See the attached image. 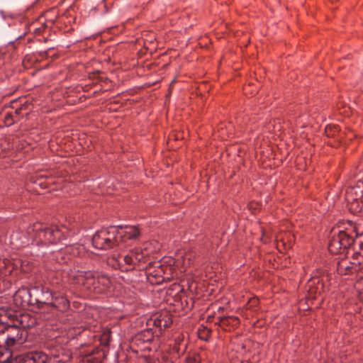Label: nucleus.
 Returning a JSON list of instances; mask_svg holds the SVG:
<instances>
[{"label": "nucleus", "mask_w": 363, "mask_h": 363, "mask_svg": "<svg viewBox=\"0 0 363 363\" xmlns=\"http://www.w3.org/2000/svg\"><path fill=\"white\" fill-rule=\"evenodd\" d=\"M28 233L35 245L44 247L43 256L45 259L60 264L66 262V255L62 250L67 244L63 242L66 238L58 226L36 222L28 227Z\"/></svg>", "instance_id": "1"}, {"label": "nucleus", "mask_w": 363, "mask_h": 363, "mask_svg": "<svg viewBox=\"0 0 363 363\" xmlns=\"http://www.w3.org/2000/svg\"><path fill=\"white\" fill-rule=\"evenodd\" d=\"M69 276L74 284L96 294L104 293L111 284L109 277L106 275L95 274L91 271L71 270Z\"/></svg>", "instance_id": "2"}, {"label": "nucleus", "mask_w": 363, "mask_h": 363, "mask_svg": "<svg viewBox=\"0 0 363 363\" xmlns=\"http://www.w3.org/2000/svg\"><path fill=\"white\" fill-rule=\"evenodd\" d=\"M118 228L122 229L123 227L110 226L97 231L92 238L93 246L96 249L107 250L117 245L119 243Z\"/></svg>", "instance_id": "3"}, {"label": "nucleus", "mask_w": 363, "mask_h": 363, "mask_svg": "<svg viewBox=\"0 0 363 363\" xmlns=\"http://www.w3.org/2000/svg\"><path fill=\"white\" fill-rule=\"evenodd\" d=\"M11 352L0 347V363H47L48 357L43 352L33 351L21 354L13 359Z\"/></svg>", "instance_id": "4"}, {"label": "nucleus", "mask_w": 363, "mask_h": 363, "mask_svg": "<svg viewBox=\"0 0 363 363\" xmlns=\"http://www.w3.org/2000/svg\"><path fill=\"white\" fill-rule=\"evenodd\" d=\"M147 270V279L152 284H160L166 279H169L166 274L167 271H170L171 268L160 264L159 262H149Z\"/></svg>", "instance_id": "5"}, {"label": "nucleus", "mask_w": 363, "mask_h": 363, "mask_svg": "<svg viewBox=\"0 0 363 363\" xmlns=\"http://www.w3.org/2000/svg\"><path fill=\"white\" fill-rule=\"evenodd\" d=\"M24 332L14 324L9 327L1 326L2 346L11 347L16 342L22 343Z\"/></svg>", "instance_id": "6"}, {"label": "nucleus", "mask_w": 363, "mask_h": 363, "mask_svg": "<svg viewBox=\"0 0 363 363\" xmlns=\"http://www.w3.org/2000/svg\"><path fill=\"white\" fill-rule=\"evenodd\" d=\"M345 199L350 205V210L360 212L363 209V191L359 186L350 187L345 193Z\"/></svg>", "instance_id": "7"}, {"label": "nucleus", "mask_w": 363, "mask_h": 363, "mask_svg": "<svg viewBox=\"0 0 363 363\" xmlns=\"http://www.w3.org/2000/svg\"><path fill=\"white\" fill-rule=\"evenodd\" d=\"M154 333L155 332L152 331V328L145 329L138 333L133 338L132 343L133 345H136L142 350L150 351L152 348L150 347L149 345L155 341V336Z\"/></svg>", "instance_id": "8"}, {"label": "nucleus", "mask_w": 363, "mask_h": 363, "mask_svg": "<svg viewBox=\"0 0 363 363\" xmlns=\"http://www.w3.org/2000/svg\"><path fill=\"white\" fill-rule=\"evenodd\" d=\"M33 296L29 289L26 287L19 289L13 295V302L18 307L26 308L33 306Z\"/></svg>", "instance_id": "9"}, {"label": "nucleus", "mask_w": 363, "mask_h": 363, "mask_svg": "<svg viewBox=\"0 0 363 363\" xmlns=\"http://www.w3.org/2000/svg\"><path fill=\"white\" fill-rule=\"evenodd\" d=\"M13 320L15 326L23 331L25 329L30 328L36 324V319L29 313L15 311Z\"/></svg>", "instance_id": "10"}, {"label": "nucleus", "mask_w": 363, "mask_h": 363, "mask_svg": "<svg viewBox=\"0 0 363 363\" xmlns=\"http://www.w3.org/2000/svg\"><path fill=\"white\" fill-rule=\"evenodd\" d=\"M150 322H152V325L156 328H159V331L161 332L162 328L165 329L172 323L171 315L168 312L165 311L160 314H155L153 315Z\"/></svg>", "instance_id": "11"}, {"label": "nucleus", "mask_w": 363, "mask_h": 363, "mask_svg": "<svg viewBox=\"0 0 363 363\" xmlns=\"http://www.w3.org/2000/svg\"><path fill=\"white\" fill-rule=\"evenodd\" d=\"M50 306L56 308L59 311L65 312L69 308V301L65 296L52 294Z\"/></svg>", "instance_id": "12"}, {"label": "nucleus", "mask_w": 363, "mask_h": 363, "mask_svg": "<svg viewBox=\"0 0 363 363\" xmlns=\"http://www.w3.org/2000/svg\"><path fill=\"white\" fill-rule=\"evenodd\" d=\"M52 293L51 291L46 289L42 290L40 294L33 295V306L38 305V308H42L43 305L50 306L51 302Z\"/></svg>", "instance_id": "13"}, {"label": "nucleus", "mask_w": 363, "mask_h": 363, "mask_svg": "<svg viewBox=\"0 0 363 363\" xmlns=\"http://www.w3.org/2000/svg\"><path fill=\"white\" fill-rule=\"evenodd\" d=\"M218 321L216 324H218L225 330H230L231 328L237 327L240 323V320L236 316H223L218 317Z\"/></svg>", "instance_id": "14"}, {"label": "nucleus", "mask_w": 363, "mask_h": 363, "mask_svg": "<svg viewBox=\"0 0 363 363\" xmlns=\"http://www.w3.org/2000/svg\"><path fill=\"white\" fill-rule=\"evenodd\" d=\"M120 234V238H118L119 242H123L124 238L128 240L138 239L140 235V231L136 226H125L124 231Z\"/></svg>", "instance_id": "15"}, {"label": "nucleus", "mask_w": 363, "mask_h": 363, "mask_svg": "<svg viewBox=\"0 0 363 363\" xmlns=\"http://www.w3.org/2000/svg\"><path fill=\"white\" fill-rule=\"evenodd\" d=\"M31 182L36 186H40L42 189H46L50 184H54L52 181V177L49 174H40L36 177H32Z\"/></svg>", "instance_id": "16"}, {"label": "nucleus", "mask_w": 363, "mask_h": 363, "mask_svg": "<svg viewBox=\"0 0 363 363\" xmlns=\"http://www.w3.org/2000/svg\"><path fill=\"white\" fill-rule=\"evenodd\" d=\"M14 315L15 311H5L2 310L0 311V326L9 327L14 324Z\"/></svg>", "instance_id": "17"}, {"label": "nucleus", "mask_w": 363, "mask_h": 363, "mask_svg": "<svg viewBox=\"0 0 363 363\" xmlns=\"http://www.w3.org/2000/svg\"><path fill=\"white\" fill-rule=\"evenodd\" d=\"M308 292L311 295L320 294L323 291V284L319 278H311L308 283Z\"/></svg>", "instance_id": "18"}, {"label": "nucleus", "mask_w": 363, "mask_h": 363, "mask_svg": "<svg viewBox=\"0 0 363 363\" xmlns=\"http://www.w3.org/2000/svg\"><path fill=\"white\" fill-rule=\"evenodd\" d=\"M144 48L151 52L157 49L156 38L154 34L145 32L143 35Z\"/></svg>", "instance_id": "19"}, {"label": "nucleus", "mask_w": 363, "mask_h": 363, "mask_svg": "<svg viewBox=\"0 0 363 363\" xmlns=\"http://www.w3.org/2000/svg\"><path fill=\"white\" fill-rule=\"evenodd\" d=\"M337 271L340 275H346L357 272L356 271L353 270L350 263L346 259H342L337 262Z\"/></svg>", "instance_id": "20"}, {"label": "nucleus", "mask_w": 363, "mask_h": 363, "mask_svg": "<svg viewBox=\"0 0 363 363\" xmlns=\"http://www.w3.org/2000/svg\"><path fill=\"white\" fill-rule=\"evenodd\" d=\"M120 255H113L107 258V263L113 269H120L122 272H128L127 268L123 267V263L120 260Z\"/></svg>", "instance_id": "21"}, {"label": "nucleus", "mask_w": 363, "mask_h": 363, "mask_svg": "<svg viewBox=\"0 0 363 363\" xmlns=\"http://www.w3.org/2000/svg\"><path fill=\"white\" fill-rule=\"evenodd\" d=\"M337 235H334L330 240L328 244L329 251L335 255L341 253L343 247L342 246L341 242Z\"/></svg>", "instance_id": "22"}, {"label": "nucleus", "mask_w": 363, "mask_h": 363, "mask_svg": "<svg viewBox=\"0 0 363 363\" xmlns=\"http://www.w3.org/2000/svg\"><path fill=\"white\" fill-rule=\"evenodd\" d=\"M131 257H133V265L136 266L141 262L145 263L147 262V253L144 252L142 250L135 249L130 251Z\"/></svg>", "instance_id": "23"}, {"label": "nucleus", "mask_w": 363, "mask_h": 363, "mask_svg": "<svg viewBox=\"0 0 363 363\" xmlns=\"http://www.w3.org/2000/svg\"><path fill=\"white\" fill-rule=\"evenodd\" d=\"M340 238V241L341 242L342 246L343 247V250H346L350 247L352 244H354L356 240L350 235H348L345 231H340L337 235Z\"/></svg>", "instance_id": "24"}, {"label": "nucleus", "mask_w": 363, "mask_h": 363, "mask_svg": "<svg viewBox=\"0 0 363 363\" xmlns=\"http://www.w3.org/2000/svg\"><path fill=\"white\" fill-rule=\"evenodd\" d=\"M120 260H121V262L123 263V267L127 268L128 272L133 270L135 268L133 265V257H131L130 252L123 257H121Z\"/></svg>", "instance_id": "25"}, {"label": "nucleus", "mask_w": 363, "mask_h": 363, "mask_svg": "<svg viewBox=\"0 0 363 363\" xmlns=\"http://www.w3.org/2000/svg\"><path fill=\"white\" fill-rule=\"evenodd\" d=\"M359 254L354 253L352 261L349 262L353 270L357 272L361 271V262H358Z\"/></svg>", "instance_id": "26"}, {"label": "nucleus", "mask_w": 363, "mask_h": 363, "mask_svg": "<svg viewBox=\"0 0 363 363\" xmlns=\"http://www.w3.org/2000/svg\"><path fill=\"white\" fill-rule=\"evenodd\" d=\"M306 160L304 157H299L296 160V167L299 170L306 169Z\"/></svg>", "instance_id": "27"}, {"label": "nucleus", "mask_w": 363, "mask_h": 363, "mask_svg": "<svg viewBox=\"0 0 363 363\" xmlns=\"http://www.w3.org/2000/svg\"><path fill=\"white\" fill-rule=\"evenodd\" d=\"M337 131V127L336 125L326 126L325 130V133L328 137L333 136L334 135V133Z\"/></svg>", "instance_id": "28"}, {"label": "nucleus", "mask_w": 363, "mask_h": 363, "mask_svg": "<svg viewBox=\"0 0 363 363\" xmlns=\"http://www.w3.org/2000/svg\"><path fill=\"white\" fill-rule=\"evenodd\" d=\"M177 358L171 357L169 354H165L162 357V362L161 363H176Z\"/></svg>", "instance_id": "29"}, {"label": "nucleus", "mask_w": 363, "mask_h": 363, "mask_svg": "<svg viewBox=\"0 0 363 363\" xmlns=\"http://www.w3.org/2000/svg\"><path fill=\"white\" fill-rule=\"evenodd\" d=\"M251 86H252V84H249L247 86H246L245 89H244V91H245V94L246 95H251V94H255V93L257 92L258 91V89L257 88H253V89H251Z\"/></svg>", "instance_id": "30"}, {"label": "nucleus", "mask_w": 363, "mask_h": 363, "mask_svg": "<svg viewBox=\"0 0 363 363\" xmlns=\"http://www.w3.org/2000/svg\"><path fill=\"white\" fill-rule=\"evenodd\" d=\"M169 290L174 291L176 293H179L183 291V288L180 284L174 283L171 286Z\"/></svg>", "instance_id": "31"}, {"label": "nucleus", "mask_w": 363, "mask_h": 363, "mask_svg": "<svg viewBox=\"0 0 363 363\" xmlns=\"http://www.w3.org/2000/svg\"><path fill=\"white\" fill-rule=\"evenodd\" d=\"M257 303H258V299L257 298L254 297L249 300L247 305H248L249 308H252V307L256 306L257 305Z\"/></svg>", "instance_id": "32"}, {"label": "nucleus", "mask_w": 363, "mask_h": 363, "mask_svg": "<svg viewBox=\"0 0 363 363\" xmlns=\"http://www.w3.org/2000/svg\"><path fill=\"white\" fill-rule=\"evenodd\" d=\"M357 254H359L358 262H361V269H363V254L359 252H357Z\"/></svg>", "instance_id": "33"}, {"label": "nucleus", "mask_w": 363, "mask_h": 363, "mask_svg": "<svg viewBox=\"0 0 363 363\" xmlns=\"http://www.w3.org/2000/svg\"><path fill=\"white\" fill-rule=\"evenodd\" d=\"M186 363H199V361L194 357H187L186 359Z\"/></svg>", "instance_id": "34"}, {"label": "nucleus", "mask_w": 363, "mask_h": 363, "mask_svg": "<svg viewBox=\"0 0 363 363\" xmlns=\"http://www.w3.org/2000/svg\"><path fill=\"white\" fill-rule=\"evenodd\" d=\"M185 301L186 303V307L187 309H191V308H193L194 301H193V300L191 298L189 299L190 304H189V303L188 302L187 300H186Z\"/></svg>", "instance_id": "35"}, {"label": "nucleus", "mask_w": 363, "mask_h": 363, "mask_svg": "<svg viewBox=\"0 0 363 363\" xmlns=\"http://www.w3.org/2000/svg\"><path fill=\"white\" fill-rule=\"evenodd\" d=\"M95 352H98V350L94 349L91 350V352L84 354V356L86 357H89L93 355L94 354H95Z\"/></svg>", "instance_id": "36"}, {"label": "nucleus", "mask_w": 363, "mask_h": 363, "mask_svg": "<svg viewBox=\"0 0 363 363\" xmlns=\"http://www.w3.org/2000/svg\"><path fill=\"white\" fill-rule=\"evenodd\" d=\"M2 342H3V340H2V336H1V326H0V347L2 346Z\"/></svg>", "instance_id": "37"}, {"label": "nucleus", "mask_w": 363, "mask_h": 363, "mask_svg": "<svg viewBox=\"0 0 363 363\" xmlns=\"http://www.w3.org/2000/svg\"><path fill=\"white\" fill-rule=\"evenodd\" d=\"M203 333L206 332L207 333V335H208V333L211 332V330L208 329L206 327H205L203 328Z\"/></svg>", "instance_id": "38"}, {"label": "nucleus", "mask_w": 363, "mask_h": 363, "mask_svg": "<svg viewBox=\"0 0 363 363\" xmlns=\"http://www.w3.org/2000/svg\"><path fill=\"white\" fill-rule=\"evenodd\" d=\"M199 337H200V338L207 340V337H205L202 336V332L201 331L199 332Z\"/></svg>", "instance_id": "39"}, {"label": "nucleus", "mask_w": 363, "mask_h": 363, "mask_svg": "<svg viewBox=\"0 0 363 363\" xmlns=\"http://www.w3.org/2000/svg\"><path fill=\"white\" fill-rule=\"evenodd\" d=\"M173 136L174 137V140H178V139H179V136H178V135H174Z\"/></svg>", "instance_id": "40"}, {"label": "nucleus", "mask_w": 363, "mask_h": 363, "mask_svg": "<svg viewBox=\"0 0 363 363\" xmlns=\"http://www.w3.org/2000/svg\"><path fill=\"white\" fill-rule=\"evenodd\" d=\"M240 347L242 350H245V345L243 344H241Z\"/></svg>", "instance_id": "41"}, {"label": "nucleus", "mask_w": 363, "mask_h": 363, "mask_svg": "<svg viewBox=\"0 0 363 363\" xmlns=\"http://www.w3.org/2000/svg\"><path fill=\"white\" fill-rule=\"evenodd\" d=\"M175 82H176V79H174L171 82V84H170V85L172 86V84L173 83H174Z\"/></svg>", "instance_id": "42"}, {"label": "nucleus", "mask_w": 363, "mask_h": 363, "mask_svg": "<svg viewBox=\"0 0 363 363\" xmlns=\"http://www.w3.org/2000/svg\"><path fill=\"white\" fill-rule=\"evenodd\" d=\"M247 44H250V40L249 39L248 41H247Z\"/></svg>", "instance_id": "43"}]
</instances>
